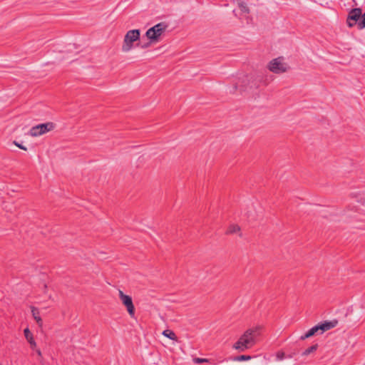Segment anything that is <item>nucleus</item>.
Listing matches in <instances>:
<instances>
[{
	"mask_svg": "<svg viewBox=\"0 0 365 365\" xmlns=\"http://www.w3.org/2000/svg\"><path fill=\"white\" fill-rule=\"evenodd\" d=\"M262 329L261 326H255L247 329L233 344L232 348L240 352L252 348L257 341Z\"/></svg>",
	"mask_w": 365,
	"mask_h": 365,
	"instance_id": "nucleus-1",
	"label": "nucleus"
},
{
	"mask_svg": "<svg viewBox=\"0 0 365 365\" xmlns=\"http://www.w3.org/2000/svg\"><path fill=\"white\" fill-rule=\"evenodd\" d=\"M267 68L274 73L279 74L287 72L289 69V66L282 57H278L269 62Z\"/></svg>",
	"mask_w": 365,
	"mask_h": 365,
	"instance_id": "nucleus-2",
	"label": "nucleus"
},
{
	"mask_svg": "<svg viewBox=\"0 0 365 365\" xmlns=\"http://www.w3.org/2000/svg\"><path fill=\"white\" fill-rule=\"evenodd\" d=\"M139 38L140 30L133 29L128 31L124 37L122 51L125 53L130 51L133 47V43L138 41Z\"/></svg>",
	"mask_w": 365,
	"mask_h": 365,
	"instance_id": "nucleus-3",
	"label": "nucleus"
},
{
	"mask_svg": "<svg viewBox=\"0 0 365 365\" xmlns=\"http://www.w3.org/2000/svg\"><path fill=\"white\" fill-rule=\"evenodd\" d=\"M167 26L164 23H159L154 26L150 28L146 31V36L151 41H157L158 38L163 34L165 31Z\"/></svg>",
	"mask_w": 365,
	"mask_h": 365,
	"instance_id": "nucleus-4",
	"label": "nucleus"
},
{
	"mask_svg": "<svg viewBox=\"0 0 365 365\" xmlns=\"http://www.w3.org/2000/svg\"><path fill=\"white\" fill-rule=\"evenodd\" d=\"M118 297L121 303L125 306L128 314L130 317H133L135 315V307L133 303L132 297L129 295L125 294L122 290H118Z\"/></svg>",
	"mask_w": 365,
	"mask_h": 365,
	"instance_id": "nucleus-5",
	"label": "nucleus"
},
{
	"mask_svg": "<svg viewBox=\"0 0 365 365\" xmlns=\"http://www.w3.org/2000/svg\"><path fill=\"white\" fill-rule=\"evenodd\" d=\"M53 128L54 125L52 123L39 124L32 127L29 131V134L34 137L39 136L53 130Z\"/></svg>",
	"mask_w": 365,
	"mask_h": 365,
	"instance_id": "nucleus-6",
	"label": "nucleus"
},
{
	"mask_svg": "<svg viewBox=\"0 0 365 365\" xmlns=\"http://www.w3.org/2000/svg\"><path fill=\"white\" fill-rule=\"evenodd\" d=\"M338 324L336 320L333 321H326L322 323L318 324L317 325L318 328L319 333L320 334H323L324 331L330 330L331 329L335 327Z\"/></svg>",
	"mask_w": 365,
	"mask_h": 365,
	"instance_id": "nucleus-7",
	"label": "nucleus"
},
{
	"mask_svg": "<svg viewBox=\"0 0 365 365\" xmlns=\"http://www.w3.org/2000/svg\"><path fill=\"white\" fill-rule=\"evenodd\" d=\"M361 16V9H351L348 14L349 21L350 20H354L355 21H359Z\"/></svg>",
	"mask_w": 365,
	"mask_h": 365,
	"instance_id": "nucleus-8",
	"label": "nucleus"
},
{
	"mask_svg": "<svg viewBox=\"0 0 365 365\" xmlns=\"http://www.w3.org/2000/svg\"><path fill=\"white\" fill-rule=\"evenodd\" d=\"M24 336H25L26 340L28 341V342L29 343V344L31 346V348L33 349H36V343L34 341L33 334L31 333L29 329L26 328L24 330Z\"/></svg>",
	"mask_w": 365,
	"mask_h": 365,
	"instance_id": "nucleus-9",
	"label": "nucleus"
},
{
	"mask_svg": "<svg viewBox=\"0 0 365 365\" xmlns=\"http://www.w3.org/2000/svg\"><path fill=\"white\" fill-rule=\"evenodd\" d=\"M31 314L36 322V323L41 327L42 326V319L40 317V312L38 308L35 307H31Z\"/></svg>",
	"mask_w": 365,
	"mask_h": 365,
	"instance_id": "nucleus-10",
	"label": "nucleus"
},
{
	"mask_svg": "<svg viewBox=\"0 0 365 365\" xmlns=\"http://www.w3.org/2000/svg\"><path fill=\"white\" fill-rule=\"evenodd\" d=\"M319 334V333L318 331V328L316 325V326L313 327L312 328H311L304 336H302L301 339L304 340V339L309 338V337L314 336V334Z\"/></svg>",
	"mask_w": 365,
	"mask_h": 365,
	"instance_id": "nucleus-11",
	"label": "nucleus"
},
{
	"mask_svg": "<svg viewBox=\"0 0 365 365\" xmlns=\"http://www.w3.org/2000/svg\"><path fill=\"white\" fill-rule=\"evenodd\" d=\"M235 233H239L240 235H241L240 234V227L237 225L232 224L228 227L226 234L231 235V234H235Z\"/></svg>",
	"mask_w": 365,
	"mask_h": 365,
	"instance_id": "nucleus-12",
	"label": "nucleus"
},
{
	"mask_svg": "<svg viewBox=\"0 0 365 365\" xmlns=\"http://www.w3.org/2000/svg\"><path fill=\"white\" fill-rule=\"evenodd\" d=\"M163 335L170 339L177 341V336H176L175 334L170 329L164 330L163 331Z\"/></svg>",
	"mask_w": 365,
	"mask_h": 365,
	"instance_id": "nucleus-13",
	"label": "nucleus"
},
{
	"mask_svg": "<svg viewBox=\"0 0 365 365\" xmlns=\"http://www.w3.org/2000/svg\"><path fill=\"white\" fill-rule=\"evenodd\" d=\"M317 348V345H313V346L309 347L308 349H305L304 351V352L302 353V355L307 356V355L310 354L311 353L314 352V351H316Z\"/></svg>",
	"mask_w": 365,
	"mask_h": 365,
	"instance_id": "nucleus-14",
	"label": "nucleus"
},
{
	"mask_svg": "<svg viewBox=\"0 0 365 365\" xmlns=\"http://www.w3.org/2000/svg\"><path fill=\"white\" fill-rule=\"evenodd\" d=\"M358 27L359 29L365 28V13L361 16L360 21L358 22Z\"/></svg>",
	"mask_w": 365,
	"mask_h": 365,
	"instance_id": "nucleus-15",
	"label": "nucleus"
},
{
	"mask_svg": "<svg viewBox=\"0 0 365 365\" xmlns=\"http://www.w3.org/2000/svg\"><path fill=\"white\" fill-rule=\"evenodd\" d=\"M251 359V356H248V355H241V356H238L235 358V360L236 361H245V360H249Z\"/></svg>",
	"mask_w": 365,
	"mask_h": 365,
	"instance_id": "nucleus-16",
	"label": "nucleus"
},
{
	"mask_svg": "<svg viewBox=\"0 0 365 365\" xmlns=\"http://www.w3.org/2000/svg\"><path fill=\"white\" fill-rule=\"evenodd\" d=\"M239 6L242 12L245 14L249 13V9L247 8L246 4L242 3L240 4Z\"/></svg>",
	"mask_w": 365,
	"mask_h": 365,
	"instance_id": "nucleus-17",
	"label": "nucleus"
},
{
	"mask_svg": "<svg viewBox=\"0 0 365 365\" xmlns=\"http://www.w3.org/2000/svg\"><path fill=\"white\" fill-rule=\"evenodd\" d=\"M346 24H347V26L350 28L353 27L354 26H355L356 24L358 25V21H355L354 20H350L349 21V17L347 16V19H346Z\"/></svg>",
	"mask_w": 365,
	"mask_h": 365,
	"instance_id": "nucleus-18",
	"label": "nucleus"
},
{
	"mask_svg": "<svg viewBox=\"0 0 365 365\" xmlns=\"http://www.w3.org/2000/svg\"><path fill=\"white\" fill-rule=\"evenodd\" d=\"M193 361L196 364H201V363H204V362H207L208 359H202V358H194Z\"/></svg>",
	"mask_w": 365,
	"mask_h": 365,
	"instance_id": "nucleus-19",
	"label": "nucleus"
},
{
	"mask_svg": "<svg viewBox=\"0 0 365 365\" xmlns=\"http://www.w3.org/2000/svg\"><path fill=\"white\" fill-rule=\"evenodd\" d=\"M277 359L279 360V361H282V359H284V352H278L277 354Z\"/></svg>",
	"mask_w": 365,
	"mask_h": 365,
	"instance_id": "nucleus-20",
	"label": "nucleus"
},
{
	"mask_svg": "<svg viewBox=\"0 0 365 365\" xmlns=\"http://www.w3.org/2000/svg\"><path fill=\"white\" fill-rule=\"evenodd\" d=\"M14 144L16 146H17L18 148H19L20 149H22V150H27V148H26L25 146H24L23 145H21V144L19 143H18V142H16V141H14Z\"/></svg>",
	"mask_w": 365,
	"mask_h": 365,
	"instance_id": "nucleus-21",
	"label": "nucleus"
},
{
	"mask_svg": "<svg viewBox=\"0 0 365 365\" xmlns=\"http://www.w3.org/2000/svg\"><path fill=\"white\" fill-rule=\"evenodd\" d=\"M36 351L38 356H41V352L39 349H36Z\"/></svg>",
	"mask_w": 365,
	"mask_h": 365,
	"instance_id": "nucleus-22",
	"label": "nucleus"
},
{
	"mask_svg": "<svg viewBox=\"0 0 365 365\" xmlns=\"http://www.w3.org/2000/svg\"><path fill=\"white\" fill-rule=\"evenodd\" d=\"M0 365H1V364H0Z\"/></svg>",
	"mask_w": 365,
	"mask_h": 365,
	"instance_id": "nucleus-23",
	"label": "nucleus"
}]
</instances>
